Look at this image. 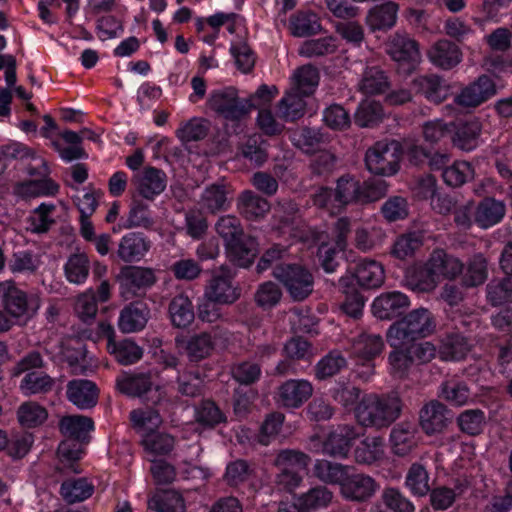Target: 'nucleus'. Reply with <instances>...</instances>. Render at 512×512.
Returning a JSON list of instances; mask_svg holds the SVG:
<instances>
[{
	"label": "nucleus",
	"mask_w": 512,
	"mask_h": 512,
	"mask_svg": "<svg viewBox=\"0 0 512 512\" xmlns=\"http://www.w3.org/2000/svg\"><path fill=\"white\" fill-rule=\"evenodd\" d=\"M402 407V401L397 393H371L360 399L354 413L362 427L380 430L388 428L400 417Z\"/></svg>",
	"instance_id": "f257e3e1"
},
{
	"label": "nucleus",
	"mask_w": 512,
	"mask_h": 512,
	"mask_svg": "<svg viewBox=\"0 0 512 512\" xmlns=\"http://www.w3.org/2000/svg\"><path fill=\"white\" fill-rule=\"evenodd\" d=\"M435 328L433 314L427 308L421 307L392 324L387 332V340L391 347H399L431 335Z\"/></svg>",
	"instance_id": "f03ea898"
},
{
	"label": "nucleus",
	"mask_w": 512,
	"mask_h": 512,
	"mask_svg": "<svg viewBox=\"0 0 512 512\" xmlns=\"http://www.w3.org/2000/svg\"><path fill=\"white\" fill-rule=\"evenodd\" d=\"M402 156L399 142L378 141L365 154V164L369 172L379 176H392L400 167Z\"/></svg>",
	"instance_id": "7ed1b4c3"
},
{
	"label": "nucleus",
	"mask_w": 512,
	"mask_h": 512,
	"mask_svg": "<svg viewBox=\"0 0 512 512\" xmlns=\"http://www.w3.org/2000/svg\"><path fill=\"white\" fill-rule=\"evenodd\" d=\"M25 170L31 177L40 179L26 180L14 186V194L21 198H34L39 196H54L59 191V185L49 178L51 170L45 159H36V165L27 163Z\"/></svg>",
	"instance_id": "20e7f679"
},
{
	"label": "nucleus",
	"mask_w": 512,
	"mask_h": 512,
	"mask_svg": "<svg viewBox=\"0 0 512 512\" xmlns=\"http://www.w3.org/2000/svg\"><path fill=\"white\" fill-rule=\"evenodd\" d=\"M273 275L285 286L294 301H303L313 292L312 274L298 264L279 263L274 267Z\"/></svg>",
	"instance_id": "39448f33"
},
{
	"label": "nucleus",
	"mask_w": 512,
	"mask_h": 512,
	"mask_svg": "<svg viewBox=\"0 0 512 512\" xmlns=\"http://www.w3.org/2000/svg\"><path fill=\"white\" fill-rule=\"evenodd\" d=\"M0 296L5 310L11 316L23 319L25 323L32 319L40 308V299L37 295H28L12 281L0 283Z\"/></svg>",
	"instance_id": "423d86ee"
},
{
	"label": "nucleus",
	"mask_w": 512,
	"mask_h": 512,
	"mask_svg": "<svg viewBox=\"0 0 512 512\" xmlns=\"http://www.w3.org/2000/svg\"><path fill=\"white\" fill-rule=\"evenodd\" d=\"M234 272L228 266H221L212 272L204 297L222 305H230L240 297V289L234 285Z\"/></svg>",
	"instance_id": "0eeeda50"
},
{
	"label": "nucleus",
	"mask_w": 512,
	"mask_h": 512,
	"mask_svg": "<svg viewBox=\"0 0 512 512\" xmlns=\"http://www.w3.org/2000/svg\"><path fill=\"white\" fill-rule=\"evenodd\" d=\"M208 105L226 120L239 121L250 112L249 101L241 99L236 89L229 87L211 93Z\"/></svg>",
	"instance_id": "6e6552de"
},
{
	"label": "nucleus",
	"mask_w": 512,
	"mask_h": 512,
	"mask_svg": "<svg viewBox=\"0 0 512 512\" xmlns=\"http://www.w3.org/2000/svg\"><path fill=\"white\" fill-rule=\"evenodd\" d=\"M360 435V429L355 425H338L322 442V453L335 459H346Z\"/></svg>",
	"instance_id": "1a4fd4ad"
},
{
	"label": "nucleus",
	"mask_w": 512,
	"mask_h": 512,
	"mask_svg": "<svg viewBox=\"0 0 512 512\" xmlns=\"http://www.w3.org/2000/svg\"><path fill=\"white\" fill-rule=\"evenodd\" d=\"M497 92L494 80L486 74L461 89L454 102L463 108H476L492 98Z\"/></svg>",
	"instance_id": "9d476101"
},
{
	"label": "nucleus",
	"mask_w": 512,
	"mask_h": 512,
	"mask_svg": "<svg viewBox=\"0 0 512 512\" xmlns=\"http://www.w3.org/2000/svg\"><path fill=\"white\" fill-rule=\"evenodd\" d=\"M379 488V483L370 475L347 473L341 485V494L349 501L363 503L373 498Z\"/></svg>",
	"instance_id": "9b49d317"
},
{
	"label": "nucleus",
	"mask_w": 512,
	"mask_h": 512,
	"mask_svg": "<svg viewBox=\"0 0 512 512\" xmlns=\"http://www.w3.org/2000/svg\"><path fill=\"white\" fill-rule=\"evenodd\" d=\"M453 419V413L443 403L432 400L419 412V422L427 435L443 432Z\"/></svg>",
	"instance_id": "f8f14e48"
},
{
	"label": "nucleus",
	"mask_w": 512,
	"mask_h": 512,
	"mask_svg": "<svg viewBox=\"0 0 512 512\" xmlns=\"http://www.w3.org/2000/svg\"><path fill=\"white\" fill-rule=\"evenodd\" d=\"M386 52L393 61L406 64L409 70L420 59L418 43L406 34L395 33L390 36L386 42Z\"/></svg>",
	"instance_id": "ddd939ff"
},
{
	"label": "nucleus",
	"mask_w": 512,
	"mask_h": 512,
	"mask_svg": "<svg viewBox=\"0 0 512 512\" xmlns=\"http://www.w3.org/2000/svg\"><path fill=\"white\" fill-rule=\"evenodd\" d=\"M117 279L123 293L127 292L133 295L152 287L157 280L153 269L138 266L123 267Z\"/></svg>",
	"instance_id": "4468645a"
},
{
	"label": "nucleus",
	"mask_w": 512,
	"mask_h": 512,
	"mask_svg": "<svg viewBox=\"0 0 512 512\" xmlns=\"http://www.w3.org/2000/svg\"><path fill=\"white\" fill-rule=\"evenodd\" d=\"M271 205L269 201L256 192L246 189L236 198V210L246 221L258 222L266 217Z\"/></svg>",
	"instance_id": "2eb2a0df"
},
{
	"label": "nucleus",
	"mask_w": 512,
	"mask_h": 512,
	"mask_svg": "<svg viewBox=\"0 0 512 512\" xmlns=\"http://www.w3.org/2000/svg\"><path fill=\"white\" fill-rule=\"evenodd\" d=\"M313 393L312 384L305 379H290L277 390L276 401L285 408H299Z\"/></svg>",
	"instance_id": "dca6fc26"
},
{
	"label": "nucleus",
	"mask_w": 512,
	"mask_h": 512,
	"mask_svg": "<svg viewBox=\"0 0 512 512\" xmlns=\"http://www.w3.org/2000/svg\"><path fill=\"white\" fill-rule=\"evenodd\" d=\"M410 306L408 296L399 291L385 292L375 298L372 304L373 314L381 320L398 317Z\"/></svg>",
	"instance_id": "f3484780"
},
{
	"label": "nucleus",
	"mask_w": 512,
	"mask_h": 512,
	"mask_svg": "<svg viewBox=\"0 0 512 512\" xmlns=\"http://www.w3.org/2000/svg\"><path fill=\"white\" fill-rule=\"evenodd\" d=\"M405 281L411 290L418 293H430L440 282L430 259L424 265H414L407 269Z\"/></svg>",
	"instance_id": "a211bd4d"
},
{
	"label": "nucleus",
	"mask_w": 512,
	"mask_h": 512,
	"mask_svg": "<svg viewBox=\"0 0 512 512\" xmlns=\"http://www.w3.org/2000/svg\"><path fill=\"white\" fill-rule=\"evenodd\" d=\"M133 181L138 194L146 200H153L166 188V174L155 167L144 168Z\"/></svg>",
	"instance_id": "6ab92c4d"
},
{
	"label": "nucleus",
	"mask_w": 512,
	"mask_h": 512,
	"mask_svg": "<svg viewBox=\"0 0 512 512\" xmlns=\"http://www.w3.org/2000/svg\"><path fill=\"white\" fill-rule=\"evenodd\" d=\"M227 257L238 267H249L258 254V243L256 239L250 235L235 239L225 245Z\"/></svg>",
	"instance_id": "aec40b11"
},
{
	"label": "nucleus",
	"mask_w": 512,
	"mask_h": 512,
	"mask_svg": "<svg viewBox=\"0 0 512 512\" xmlns=\"http://www.w3.org/2000/svg\"><path fill=\"white\" fill-rule=\"evenodd\" d=\"M398 10V4L392 1L375 5L368 10L365 23L371 32H386L395 26Z\"/></svg>",
	"instance_id": "412c9836"
},
{
	"label": "nucleus",
	"mask_w": 512,
	"mask_h": 512,
	"mask_svg": "<svg viewBox=\"0 0 512 512\" xmlns=\"http://www.w3.org/2000/svg\"><path fill=\"white\" fill-rule=\"evenodd\" d=\"M412 86L417 93L422 94L427 100L436 104L443 102L450 92L447 81L435 74L415 78L412 81Z\"/></svg>",
	"instance_id": "4be33fe9"
},
{
	"label": "nucleus",
	"mask_w": 512,
	"mask_h": 512,
	"mask_svg": "<svg viewBox=\"0 0 512 512\" xmlns=\"http://www.w3.org/2000/svg\"><path fill=\"white\" fill-rule=\"evenodd\" d=\"M150 317L148 305L141 301L132 302L125 306L119 316L118 326L124 333L142 330Z\"/></svg>",
	"instance_id": "5701e85b"
},
{
	"label": "nucleus",
	"mask_w": 512,
	"mask_h": 512,
	"mask_svg": "<svg viewBox=\"0 0 512 512\" xmlns=\"http://www.w3.org/2000/svg\"><path fill=\"white\" fill-rule=\"evenodd\" d=\"M66 394L70 402L84 410L97 404L99 391L94 382L77 379L68 382Z\"/></svg>",
	"instance_id": "b1692460"
},
{
	"label": "nucleus",
	"mask_w": 512,
	"mask_h": 512,
	"mask_svg": "<svg viewBox=\"0 0 512 512\" xmlns=\"http://www.w3.org/2000/svg\"><path fill=\"white\" fill-rule=\"evenodd\" d=\"M505 213L506 206L504 202L486 197L475 206L474 223L482 229H488L498 224Z\"/></svg>",
	"instance_id": "393cba45"
},
{
	"label": "nucleus",
	"mask_w": 512,
	"mask_h": 512,
	"mask_svg": "<svg viewBox=\"0 0 512 512\" xmlns=\"http://www.w3.org/2000/svg\"><path fill=\"white\" fill-rule=\"evenodd\" d=\"M360 181L350 174H345L336 180L333 189V206L345 208L351 204H360Z\"/></svg>",
	"instance_id": "a878e982"
},
{
	"label": "nucleus",
	"mask_w": 512,
	"mask_h": 512,
	"mask_svg": "<svg viewBox=\"0 0 512 512\" xmlns=\"http://www.w3.org/2000/svg\"><path fill=\"white\" fill-rule=\"evenodd\" d=\"M462 53L458 46L449 40L437 41L428 51L430 61L437 67L449 70L461 61Z\"/></svg>",
	"instance_id": "bb28decb"
},
{
	"label": "nucleus",
	"mask_w": 512,
	"mask_h": 512,
	"mask_svg": "<svg viewBox=\"0 0 512 512\" xmlns=\"http://www.w3.org/2000/svg\"><path fill=\"white\" fill-rule=\"evenodd\" d=\"M149 247V241L142 234L131 232L121 238L117 255L126 263L139 261L144 257Z\"/></svg>",
	"instance_id": "cd10ccee"
},
{
	"label": "nucleus",
	"mask_w": 512,
	"mask_h": 512,
	"mask_svg": "<svg viewBox=\"0 0 512 512\" xmlns=\"http://www.w3.org/2000/svg\"><path fill=\"white\" fill-rule=\"evenodd\" d=\"M354 276L358 285L365 289L378 288L385 280L383 266L372 259L361 260L355 268Z\"/></svg>",
	"instance_id": "c85d7f7f"
},
{
	"label": "nucleus",
	"mask_w": 512,
	"mask_h": 512,
	"mask_svg": "<svg viewBox=\"0 0 512 512\" xmlns=\"http://www.w3.org/2000/svg\"><path fill=\"white\" fill-rule=\"evenodd\" d=\"M390 88L387 73L379 66H367L361 75L358 89L364 95L383 94Z\"/></svg>",
	"instance_id": "c756f323"
},
{
	"label": "nucleus",
	"mask_w": 512,
	"mask_h": 512,
	"mask_svg": "<svg viewBox=\"0 0 512 512\" xmlns=\"http://www.w3.org/2000/svg\"><path fill=\"white\" fill-rule=\"evenodd\" d=\"M117 389L129 397H142L153 387L151 372L125 374L116 380Z\"/></svg>",
	"instance_id": "7c9ffc66"
},
{
	"label": "nucleus",
	"mask_w": 512,
	"mask_h": 512,
	"mask_svg": "<svg viewBox=\"0 0 512 512\" xmlns=\"http://www.w3.org/2000/svg\"><path fill=\"white\" fill-rule=\"evenodd\" d=\"M384 347L383 339L378 334L362 333L352 341V354L362 360H371L378 356Z\"/></svg>",
	"instance_id": "2f4dec72"
},
{
	"label": "nucleus",
	"mask_w": 512,
	"mask_h": 512,
	"mask_svg": "<svg viewBox=\"0 0 512 512\" xmlns=\"http://www.w3.org/2000/svg\"><path fill=\"white\" fill-rule=\"evenodd\" d=\"M94 422L90 417L82 415H72L63 417L60 421L61 432L68 436L70 440L84 442L88 438V433L93 430Z\"/></svg>",
	"instance_id": "473e14b6"
},
{
	"label": "nucleus",
	"mask_w": 512,
	"mask_h": 512,
	"mask_svg": "<svg viewBox=\"0 0 512 512\" xmlns=\"http://www.w3.org/2000/svg\"><path fill=\"white\" fill-rule=\"evenodd\" d=\"M306 95L290 89L277 105V114L284 121H295L305 113Z\"/></svg>",
	"instance_id": "72a5a7b5"
},
{
	"label": "nucleus",
	"mask_w": 512,
	"mask_h": 512,
	"mask_svg": "<svg viewBox=\"0 0 512 512\" xmlns=\"http://www.w3.org/2000/svg\"><path fill=\"white\" fill-rule=\"evenodd\" d=\"M349 466L332 462L325 459H318L313 466V475L325 484L342 485Z\"/></svg>",
	"instance_id": "f704fd0d"
},
{
	"label": "nucleus",
	"mask_w": 512,
	"mask_h": 512,
	"mask_svg": "<svg viewBox=\"0 0 512 512\" xmlns=\"http://www.w3.org/2000/svg\"><path fill=\"white\" fill-rule=\"evenodd\" d=\"M310 462L311 457L300 450L283 449L277 452L273 465L277 470L301 473L307 469Z\"/></svg>",
	"instance_id": "c9c22d12"
},
{
	"label": "nucleus",
	"mask_w": 512,
	"mask_h": 512,
	"mask_svg": "<svg viewBox=\"0 0 512 512\" xmlns=\"http://www.w3.org/2000/svg\"><path fill=\"white\" fill-rule=\"evenodd\" d=\"M390 442L395 455L401 457L408 455L416 446L414 428L406 423L396 425L391 430Z\"/></svg>",
	"instance_id": "e433bc0d"
},
{
	"label": "nucleus",
	"mask_w": 512,
	"mask_h": 512,
	"mask_svg": "<svg viewBox=\"0 0 512 512\" xmlns=\"http://www.w3.org/2000/svg\"><path fill=\"white\" fill-rule=\"evenodd\" d=\"M93 492V484L84 477L68 478L61 484L60 488L62 498L69 504L82 502L91 497Z\"/></svg>",
	"instance_id": "4c0bfd02"
},
{
	"label": "nucleus",
	"mask_w": 512,
	"mask_h": 512,
	"mask_svg": "<svg viewBox=\"0 0 512 512\" xmlns=\"http://www.w3.org/2000/svg\"><path fill=\"white\" fill-rule=\"evenodd\" d=\"M168 310L171 322L177 328H186L194 320L195 315L192 303L183 294H178L172 298Z\"/></svg>",
	"instance_id": "58836bf2"
},
{
	"label": "nucleus",
	"mask_w": 512,
	"mask_h": 512,
	"mask_svg": "<svg viewBox=\"0 0 512 512\" xmlns=\"http://www.w3.org/2000/svg\"><path fill=\"white\" fill-rule=\"evenodd\" d=\"M405 485L415 496L427 495L432 486L427 468L422 463H413L407 471Z\"/></svg>",
	"instance_id": "ea45409f"
},
{
	"label": "nucleus",
	"mask_w": 512,
	"mask_h": 512,
	"mask_svg": "<svg viewBox=\"0 0 512 512\" xmlns=\"http://www.w3.org/2000/svg\"><path fill=\"white\" fill-rule=\"evenodd\" d=\"M241 155L255 166H261L268 159V142L261 134L247 137L240 147Z\"/></svg>",
	"instance_id": "a19ab883"
},
{
	"label": "nucleus",
	"mask_w": 512,
	"mask_h": 512,
	"mask_svg": "<svg viewBox=\"0 0 512 512\" xmlns=\"http://www.w3.org/2000/svg\"><path fill=\"white\" fill-rule=\"evenodd\" d=\"M230 189L224 184H212L205 188L201 201L203 206L211 213L227 210L230 201L228 195Z\"/></svg>",
	"instance_id": "79ce46f5"
},
{
	"label": "nucleus",
	"mask_w": 512,
	"mask_h": 512,
	"mask_svg": "<svg viewBox=\"0 0 512 512\" xmlns=\"http://www.w3.org/2000/svg\"><path fill=\"white\" fill-rule=\"evenodd\" d=\"M65 277L70 283L82 284L90 272V261L84 252L71 254L64 266Z\"/></svg>",
	"instance_id": "37998d69"
},
{
	"label": "nucleus",
	"mask_w": 512,
	"mask_h": 512,
	"mask_svg": "<svg viewBox=\"0 0 512 512\" xmlns=\"http://www.w3.org/2000/svg\"><path fill=\"white\" fill-rule=\"evenodd\" d=\"M213 349L214 341L208 332L192 335L185 343V351L191 362H199L209 357Z\"/></svg>",
	"instance_id": "c03bdc74"
},
{
	"label": "nucleus",
	"mask_w": 512,
	"mask_h": 512,
	"mask_svg": "<svg viewBox=\"0 0 512 512\" xmlns=\"http://www.w3.org/2000/svg\"><path fill=\"white\" fill-rule=\"evenodd\" d=\"M108 351L115 357L117 362L122 365H130L141 359L142 349L133 341L125 339L115 342L109 338L107 343Z\"/></svg>",
	"instance_id": "a18cd8bd"
},
{
	"label": "nucleus",
	"mask_w": 512,
	"mask_h": 512,
	"mask_svg": "<svg viewBox=\"0 0 512 512\" xmlns=\"http://www.w3.org/2000/svg\"><path fill=\"white\" fill-rule=\"evenodd\" d=\"M429 259L439 279L440 276L453 279L463 271V264L460 260L443 250L434 251Z\"/></svg>",
	"instance_id": "49530a36"
},
{
	"label": "nucleus",
	"mask_w": 512,
	"mask_h": 512,
	"mask_svg": "<svg viewBox=\"0 0 512 512\" xmlns=\"http://www.w3.org/2000/svg\"><path fill=\"white\" fill-rule=\"evenodd\" d=\"M384 455L381 437L366 438L354 450L355 461L359 464L371 465Z\"/></svg>",
	"instance_id": "de8ad7c7"
},
{
	"label": "nucleus",
	"mask_w": 512,
	"mask_h": 512,
	"mask_svg": "<svg viewBox=\"0 0 512 512\" xmlns=\"http://www.w3.org/2000/svg\"><path fill=\"white\" fill-rule=\"evenodd\" d=\"M255 474L253 466L244 459H236L227 464L223 480L229 487L237 488Z\"/></svg>",
	"instance_id": "09e8293b"
},
{
	"label": "nucleus",
	"mask_w": 512,
	"mask_h": 512,
	"mask_svg": "<svg viewBox=\"0 0 512 512\" xmlns=\"http://www.w3.org/2000/svg\"><path fill=\"white\" fill-rule=\"evenodd\" d=\"M474 174L475 171L471 163L467 161H455L452 165L447 166L443 170L442 177L448 186L457 188L472 180Z\"/></svg>",
	"instance_id": "8fccbe9b"
},
{
	"label": "nucleus",
	"mask_w": 512,
	"mask_h": 512,
	"mask_svg": "<svg viewBox=\"0 0 512 512\" xmlns=\"http://www.w3.org/2000/svg\"><path fill=\"white\" fill-rule=\"evenodd\" d=\"M292 80L293 86L291 89L309 96L318 85L319 73L316 67L310 64L303 65L294 72Z\"/></svg>",
	"instance_id": "3c124183"
},
{
	"label": "nucleus",
	"mask_w": 512,
	"mask_h": 512,
	"mask_svg": "<svg viewBox=\"0 0 512 512\" xmlns=\"http://www.w3.org/2000/svg\"><path fill=\"white\" fill-rule=\"evenodd\" d=\"M423 236L420 232H409L402 234L395 240L391 254L400 260L414 256L415 252L422 246Z\"/></svg>",
	"instance_id": "603ef678"
},
{
	"label": "nucleus",
	"mask_w": 512,
	"mask_h": 512,
	"mask_svg": "<svg viewBox=\"0 0 512 512\" xmlns=\"http://www.w3.org/2000/svg\"><path fill=\"white\" fill-rule=\"evenodd\" d=\"M290 29L294 36L306 37L319 32L321 24L315 13L298 12L290 17Z\"/></svg>",
	"instance_id": "864d4df0"
},
{
	"label": "nucleus",
	"mask_w": 512,
	"mask_h": 512,
	"mask_svg": "<svg viewBox=\"0 0 512 512\" xmlns=\"http://www.w3.org/2000/svg\"><path fill=\"white\" fill-rule=\"evenodd\" d=\"M384 116L383 107L375 100H365L360 103L354 121L360 127H373L382 121Z\"/></svg>",
	"instance_id": "5fc2aeb1"
},
{
	"label": "nucleus",
	"mask_w": 512,
	"mask_h": 512,
	"mask_svg": "<svg viewBox=\"0 0 512 512\" xmlns=\"http://www.w3.org/2000/svg\"><path fill=\"white\" fill-rule=\"evenodd\" d=\"M468 350V343L463 336L449 334L442 339L438 353L442 360H459L466 355Z\"/></svg>",
	"instance_id": "6e6d98bb"
},
{
	"label": "nucleus",
	"mask_w": 512,
	"mask_h": 512,
	"mask_svg": "<svg viewBox=\"0 0 512 512\" xmlns=\"http://www.w3.org/2000/svg\"><path fill=\"white\" fill-rule=\"evenodd\" d=\"M55 381L43 372H28L21 381L20 389L25 395L47 393L52 390Z\"/></svg>",
	"instance_id": "4d7b16f0"
},
{
	"label": "nucleus",
	"mask_w": 512,
	"mask_h": 512,
	"mask_svg": "<svg viewBox=\"0 0 512 512\" xmlns=\"http://www.w3.org/2000/svg\"><path fill=\"white\" fill-rule=\"evenodd\" d=\"M350 278L342 277L339 280L340 286L345 289V300L341 304V308L345 314L353 318H359L362 315L365 304L364 297L353 287L349 285Z\"/></svg>",
	"instance_id": "13d9d810"
},
{
	"label": "nucleus",
	"mask_w": 512,
	"mask_h": 512,
	"mask_svg": "<svg viewBox=\"0 0 512 512\" xmlns=\"http://www.w3.org/2000/svg\"><path fill=\"white\" fill-rule=\"evenodd\" d=\"M481 132L478 121H469L462 124L453 136V143L463 151H471L477 146V140Z\"/></svg>",
	"instance_id": "bf43d9fd"
},
{
	"label": "nucleus",
	"mask_w": 512,
	"mask_h": 512,
	"mask_svg": "<svg viewBox=\"0 0 512 512\" xmlns=\"http://www.w3.org/2000/svg\"><path fill=\"white\" fill-rule=\"evenodd\" d=\"M141 443L148 453L167 455L174 449L175 440L173 436L166 433L147 432Z\"/></svg>",
	"instance_id": "052dcab7"
},
{
	"label": "nucleus",
	"mask_w": 512,
	"mask_h": 512,
	"mask_svg": "<svg viewBox=\"0 0 512 512\" xmlns=\"http://www.w3.org/2000/svg\"><path fill=\"white\" fill-rule=\"evenodd\" d=\"M57 454L61 463V466L57 469L59 471L68 470L73 473H80L76 461L79 460L81 450L79 448V443L73 440H67L60 443Z\"/></svg>",
	"instance_id": "680f3d73"
},
{
	"label": "nucleus",
	"mask_w": 512,
	"mask_h": 512,
	"mask_svg": "<svg viewBox=\"0 0 512 512\" xmlns=\"http://www.w3.org/2000/svg\"><path fill=\"white\" fill-rule=\"evenodd\" d=\"M20 424L27 428L41 425L48 417L47 410L36 402H25L17 411Z\"/></svg>",
	"instance_id": "e2e57ef3"
},
{
	"label": "nucleus",
	"mask_w": 512,
	"mask_h": 512,
	"mask_svg": "<svg viewBox=\"0 0 512 512\" xmlns=\"http://www.w3.org/2000/svg\"><path fill=\"white\" fill-rule=\"evenodd\" d=\"M195 417L199 424L209 428L225 423L227 420L225 413L211 400H204L199 404Z\"/></svg>",
	"instance_id": "0e129e2a"
},
{
	"label": "nucleus",
	"mask_w": 512,
	"mask_h": 512,
	"mask_svg": "<svg viewBox=\"0 0 512 512\" xmlns=\"http://www.w3.org/2000/svg\"><path fill=\"white\" fill-rule=\"evenodd\" d=\"M150 507L157 512H185V504L182 496L174 491L167 490L155 495Z\"/></svg>",
	"instance_id": "69168bd1"
},
{
	"label": "nucleus",
	"mask_w": 512,
	"mask_h": 512,
	"mask_svg": "<svg viewBox=\"0 0 512 512\" xmlns=\"http://www.w3.org/2000/svg\"><path fill=\"white\" fill-rule=\"evenodd\" d=\"M487 278L486 259L478 254L468 263L465 273L462 276V285L466 288L475 287L484 283Z\"/></svg>",
	"instance_id": "338daca9"
},
{
	"label": "nucleus",
	"mask_w": 512,
	"mask_h": 512,
	"mask_svg": "<svg viewBox=\"0 0 512 512\" xmlns=\"http://www.w3.org/2000/svg\"><path fill=\"white\" fill-rule=\"evenodd\" d=\"M215 230L223 239L224 246L246 234L240 219L235 215L221 216L215 224Z\"/></svg>",
	"instance_id": "774afa93"
}]
</instances>
